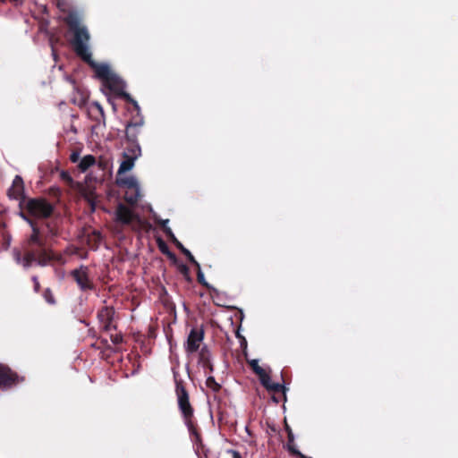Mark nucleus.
<instances>
[{"instance_id":"f257e3e1","label":"nucleus","mask_w":458,"mask_h":458,"mask_svg":"<svg viewBox=\"0 0 458 458\" xmlns=\"http://www.w3.org/2000/svg\"><path fill=\"white\" fill-rule=\"evenodd\" d=\"M64 21L73 34L71 44L75 54L94 70L96 78L102 81L104 87L114 95L132 105L136 111H140L138 102L125 91L126 84L123 80L114 73L107 64H98L93 60L89 48L90 35L87 27L81 24L80 17L76 13H71L65 17Z\"/></svg>"},{"instance_id":"f03ea898","label":"nucleus","mask_w":458,"mask_h":458,"mask_svg":"<svg viewBox=\"0 0 458 458\" xmlns=\"http://www.w3.org/2000/svg\"><path fill=\"white\" fill-rule=\"evenodd\" d=\"M32 233L25 239L21 248L13 250V256L15 262L23 268L28 269L33 265L46 267L50 264L65 263L64 257L51 248L46 246V241L41 237L39 228L32 221H30Z\"/></svg>"},{"instance_id":"7ed1b4c3","label":"nucleus","mask_w":458,"mask_h":458,"mask_svg":"<svg viewBox=\"0 0 458 458\" xmlns=\"http://www.w3.org/2000/svg\"><path fill=\"white\" fill-rule=\"evenodd\" d=\"M174 381L175 385V394L177 397L178 409L182 420H190L194 417V408L190 402V394L185 387L184 381L174 369H173Z\"/></svg>"},{"instance_id":"20e7f679","label":"nucleus","mask_w":458,"mask_h":458,"mask_svg":"<svg viewBox=\"0 0 458 458\" xmlns=\"http://www.w3.org/2000/svg\"><path fill=\"white\" fill-rule=\"evenodd\" d=\"M115 216L117 222L131 226L135 232H148L152 228V225L148 221L140 218L139 215L123 204L117 206Z\"/></svg>"},{"instance_id":"39448f33","label":"nucleus","mask_w":458,"mask_h":458,"mask_svg":"<svg viewBox=\"0 0 458 458\" xmlns=\"http://www.w3.org/2000/svg\"><path fill=\"white\" fill-rule=\"evenodd\" d=\"M26 209L31 216L43 218L49 217L54 211L52 204L45 199H30Z\"/></svg>"},{"instance_id":"423d86ee","label":"nucleus","mask_w":458,"mask_h":458,"mask_svg":"<svg viewBox=\"0 0 458 458\" xmlns=\"http://www.w3.org/2000/svg\"><path fill=\"white\" fill-rule=\"evenodd\" d=\"M70 276L76 282L81 291L95 290V284L89 277V269L87 266L81 265L78 268L72 270Z\"/></svg>"},{"instance_id":"0eeeda50","label":"nucleus","mask_w":458,"mask_h":458,"mask_svg":"<svg viewBox=\"0 0 458 458\" xmlns=\"http://www.w3.org/2000/svg\"><path fill=\"white\" fill-rule=\"evenodd\" d=\"M205 332L203 327H193L187 337L185 351L188 353H194L199 351L200 344L204 339Z\"/></svg>"},{"instance_id":"6e6552de","label":"nucleus","mask_w":458,"mask_h":458,"mask_svg":"<svg viewBox=\"0 0 458 458\" xmlns=\"http://www.w3.org/2000/svg\"><path fill=\"white\" fill-rule=\"evenodd\" d=\"M115 310L113 307L105 306L98 312V318L102 325L103 330L109 332L115 329L116 327L113 325Z\"/></svg>"},{"instance_id":"1a4fd4ad","label":"nucleus","mask_w":458,"mask_h":458,"mask_svg":"<svg viewBox=\"0 0 458 458\" xmlns=\"http://www.w3.org/2000/svg\"><path fill=\"white\" fill-rule=\"evenodd\" d=\"M128 152L131 153V155H128L126 152L124 153V159L121 163L118 170L119 174L126 173L133 167L137 153L140 152V145H131Z\"/></svg>"},{"instance_id":"9d476101","label":"nucleus","mask_w":458,"mask_h":458,"mask_svg":"<svg viewBox=\"0 0 458 458\" xmlns=\"http://www.w3.org/2000/svg\"><path fill=\"white\" fill-rule=\"evenodd\" d=\"M18 376L8 367L0 364V389H6L17 383Z\"/></svg>"},{"instance_id":"9b49d317","label":"nucleus","mask_w":458,"mask_h":458,"mask_svg":"<svg viewBox=\"0 0 458 458\" xmlns=\"http://www.w3.org/2000/svg\"><path fill=\"white\" fill-rule=\"evenodd\" d=\"M24 183L20 175H16L13 179L11 188L8 190V196L11 199H19L23 197Z\"/></svg>"},{"instance_id":"f8f14e48","label":"nucleus","mask_w":458,"mask_h":458,"mask_svg":"<svg viewBox=\"0 0 458 458\" xmlns=\"http://www.w3.org/2000/svg\"><path fill=\"white\" fill-rule=\"evenodd\" d=\"M199 362L202 365L205 369H208L209 373L213 372L214 367L211 362V352L207 345H203L199 352Z\"/></svg>"},{"instance_id":"ddd939ff","label":"nucleus","mask_w":458,"mask_h":458,"mask_svg":"<svg viewBox=\"0 0 458 458\" xmlns=\"http://www.w3.org/2000/svg\"><path fill=\"white\" fill-rule=\"evenodd\" d=\"M87 110L88 114L91 119H94L96 121H100L101 119H104V110L98 102H92L89 104Z\"/></svg>"},{"instance_id":"4468645a","label":"nucleus","mask_w":458,"mask_h":458,"mask_svg":"<svg viewBox=\"0 0 458 458\" xmlns=\"http://www.w3.org/2000/svg\"><path fill=\"white\" fill-rule=\"evenodd\" d=\"M78 121V116L75 114H71L64 123V131L66 135L69 133L76 134L78 131V126L76 124Z\"/></svg>"},{"instance_id":"2eb2a0df","label":"nucleus","mask_w":458,"mask_h":458,"mask_svg":"<svg viewBox=\"0 0 458 458\" xmlns=\"http://www.w3.org/2000/svg\"><path fill=\"white\" fill-rule=\"evenodd\" d=\"M81 197L88 202V204L90 206L91 210L94 211L96 208V199L97 195L94 191V190L84 188L81 191Z\"/></svg>"},{"instance_id":"dca6fc26","label":"nucleus","mask_w":458,"mask_h":458,"mask_svg":"<svg viewBox=\"0 0 458 458\" xmlns=\"http://www.w3.org/2000/svg\"><path fill=\"white\" fill-rule=\"evenodd\" d=\"M190 434L194 436L196 441H200V434L199 432L198 425L195 418H191L190 420H183Z\"/></svg>"},{"instance_id":"f3484780","label":"nucleus","mask_w":458,"mask_h":458,"mask_svg":"<svg viewBox=\"0 0 458 458\" xmlns=\"http://www.w3.org/2000/svg\"><path fill=\"white\" fill-rule=\"evenodd\" d=\"M123 199L128 204L136 205L140 199V190H127Z\"/></svg>"},{"instance_id":"a211bd4d","label":"nucleus","mask_w":458,"mask_h":458,"mask_svg":"<svg viewBox=\"0 0 458 458\" xmlns=\"http://www.w3.org/2000/svg\"><path fill=\"white\" fill-rule=\"evenodd\" d=\"M118 184L125 186L127 190H140L137 180L133 176L120 179Z\"/></svg>"},{"instance_id":"6ab92c4d","label":"nucleus","mask_w":458,"mask_h":458,"mask_svg":"<svg viewBox=\"0 0 458 458\" xmlns=\"http://www.w3.org/2000/svg\"><path fill=\"white\" fill-rule=\"evenodd\" d=\"M96 164V158L91 155L85 156L79 163V169L86 172L90 166Z\"/></svg>"},{"instance_id":"aec40b11","label":"nucleus","mask_w":458,"mask_h":458,"mask_svg":"<svg viewBox=\"0 0 458 458\" xmlns=\"http://www.w3.org/2000/svg\"><path fill=\"white\" fill-rule=\"evenodd\" d=\"M157 242L159 250L164 255L167 256L170 259H174V260L176 259V256L174 255V253L170 251V250L165 241H163L161 238H158Z\"/></svg>"},{"instance_id":"412c9836","label":"nucleus","mask_w":458,"mask_h":458,"mask_svg":"<svg viewBox=\"0 0 458 458\" xmlns=\"http://www.w3.org/2000/svg\"><path fill=\"white\" fill-rule=\"evenodd\" d=\"M98 167L103 171V176L105 175L106 172L109 171L111 167V161L110 158L106 157H99L98 160H96V164Z\"/></svg>"},{"instance_id":"4be33fe9","label":"nucleus","mask_w":458,"mask_h":458,"mask_svg":"<svg viewBox=\"0 0 458 458\" xmlns=\"http://www.w3.org/2000/svg\"><path fill=\"white\" fill-rule=\"evenodd\" d=\"M168 219L165 220H157V222L162 226L164 233L167 236V238L174 243V239H177L174 234L173 231L166 225L168 223Z\"/></svg>"},{"instance_id":"5701e85b","label":"nucleus","mask_w":458,"mask_h":458,"mask_svg":"<svg viewBox=\"0 0 458 458\" xmlns=\"http://www.w3.org/2000/svg\"><path fill=\"white\" fill-rule=\"evenodd\" d=\"M206 386L208 388L211 389L214 393H218L221 390V385L218 384L215 377L209 376L206 380Z\"/></svg>"},{"instance_id":"b1692460","label":"nucleus","mask_w":458,"mask_h":458,"mask_svg":"<svg viewBox=\"0 0 458 458\" xmlns=\"http://www.w3.org/2000/svg\"><path fill=\"white\" fill-rule=\"evenodd\" d=\"M138 130L136 125H129L126 128V138L128 140V143H136L137 139L135 135V131Z\"/></svg>"},{"instance_id":"393cba45","label":"nucleus","mask_w":458,"mask_h":458,"mask_svg":"<svg viewBox=\"0 0 458 458\" xmlns=\"http://www.w3.org/2000/svg\"><path fill=\"white\" fill-rule=\"evenodd\" d=\"M259 378V381L261 385L267 390L269 386L273 384L271 382L270 376L266 372V370H263L261 373H259L257 375Z\"/></svg>"},{"instance_id":"a878e982","label":"nucleus","mask_w":458,"mask_h":458,"mask_svg":"<svg viewBox=\"0 0 458 458\" xmlns=\"http://www.w3.org/2000/svg\"><path fill=\"white\" fill-rule=\"evenodd\" d=\"M259 378V381L261 385L267 390L269 386L273 384L271 382L270 376L266 372V370H263L261 373H259L257 375Z\"/></svg>"},{"instance_id":"bb28decb","label":"nucleus","mask_w":458,"mask_h":458,"mask_svg":"<svg viewBox=\"0 0 458 458\" xmlns=\"http://www.w3.org/2000/svg\"><path fill=\"white\" fill-rule=\"evenodd\" d=\"M259 378V381L261 385L267 390L269 386L273 384L271 382L270 376L266 372V370H263L261 373H259L257 375Z\"/></svg>"},{"instance_id":"cd10ccee","label":"nucleus","mask_w":458,"mask_h":458,"mask_svg":"<svg viewBox=\"0 0 458 458\" xmlns=\"http://www.w3.org/2000/svg\"><path fill=\"white\" fill-rule=\"evenodd\" d=\"M267 391L274 392V393H281L284 396V399L286 400V394H285L286 387L282 384L273 383L269 386Z\"/></svg>"},{"instance_id":"c85d7f7f","label":"nucleus","mask_w":458,"mask_h":458,"mask_svg":"<svg viewBox=\"0 0 458 458\" xmlns=\"http://www.w3.org/2000/svg\"><path fill=\"white\" fill-rule=\"evenodd\" d=\"M79 94H80V98H74L73 103L78 105L80 107H82L83 106L87 105L89 96L87 93H85L83 91L79 92Z\"/></svg>"},{"instance_id":"c756f323","label":"nucleus","mask_w":458,"mask_h":458,"mask_svg":"<svg viewBox=\"0 0 458 458\" xmlns=\"http://www.w3.org/2000/svg\"><path fill=\"white\" fill-rule=\"evenodd\" d=\"M43 297L45 299V301L51 304V305H54L55 304V296H54V293L53 292L51 291L50 288H47L44 293H43Z\"/></svg>"},{"instance_id":"7c9ffc66","label":"nucleus","mask_w":458,"mask_h":458,"mask_svg":"<svg viewBox=\"0 0 458 458\" xmlns=\"http://www.w3.org/2000/svg\"><path fill=\"white\" fill-rule=\"evenodd\" d=\"M197 280L198 282L203 285L204 287L206 288H209V284H208V282L205 280V277H204V274L202 273L201 271V268L199 267L197 268Z\"/></svg>"},{"instance_id":"2f4dec72","label":"nucleus","mask_w":458,"mask_h":458,"mask_svg":"<svg viewBox=\"0 0 458 458\" xmlns=\"http://www.w3.org/2000/svg\"><path fill=\"white\" fill-rule=\"evenodd\" d=\"M285 430L287 432V438H288V445H287V448L289 449V445L291 446H294L293 445V442H294V436H293V430L292 428H290L289 425H285Z\"/></svg>"},{"instance_id":"473e14b6","label":"nucleus","mask_w":458,"mask_h":458,"mask_svg":"<svg viewBox=\"0 0 458 458\" xmlns=\"http://www.w3.org/2000/svg\"><path fill=\"white\" fill-rule=\"evenodd\" d=\"M250 365L252 369V370L254 371V373L256 375H258L259 373H261L263 370H265L263 368H261L259 365V362L257 360H253L250 362Z\"/></svg>"},{"instance_id":"72a5a7b5","label":"nucleus","mask_w":458,"mask_h":458,"mask_svg":"<svg viewBox=\"0 0 458 458\" xmlns=\"http://www.w3.org/2000/svg\"><path fill=\"white\" fill-rule=\"evenodd\" d=\"M289 452L298 457V458H312V457H310V456H306L305 454H301L298 449H296L294 446H291L289 445Z\"/></svg>"},{"instance_id":"f704fd0d","label":"nucleus","mask_w":458,"mask_h":458,"mask_svg":"<svg viewBox=\"0 0 458 458\" xmlns=\"http://www.w3.org/2000/svg\"><path fill=\"white\" fill-rule=\"evenodd\" d=\"M179 271L181 274H182L188 280H190V269L185 264H181L179 266Z\"/></svg>"},{"instance_id":"c9c22d12","label":"nucleus","mask_w":458,"mask_h":458,"mask_svg":"<svg viewBox=\"0 0 458 458\" xmlns=\"http://www.w3.org/2000/svg\"><path fill=\"white\" fill-rule=\"evenodd\" d=\"M110 339L116 345L123 342V335L121 334L111 335Z\"/></svg>"},{"instance_id":"e433bc0d","label":"nucleus","mask_w":458,"mask_h":458,"mask_svg":"<svg viewBox=\"0 0 458 458\" xmlns=\"http://www.w3.org/2000/svg\"><path fill=\"white\" fill-rule=\"evenodd\" d=\"M47 227L48 229V233H49L50 236L55 237V236H57L59 234L58 229L55 228V226H52L50 225V223L47 224Z\"/></svg>"},{"instance_id":"4c0bfd02","label":"nucleus","mask_w":458,"mask_h":458,"mask_svg":"<svg viewBox=\"0 0 458 458\" xmlns=\"http://www.w3.org/2000/svg\"><path fill=\"white\" fill-rule=\"evenodd\" d=\"M60 176H61L62 180L65 181L66 182H68V183L72 182V178L67 171H62L60 174Z\"/></svg>"},{"instance_id":"58836bf2","label":"nucleus","mask_w":458,"mask_h":458,"mask_svg":"<svg viewBox=\"0 0 458 458\" xmlns=\"http://www.w3.org/2000/svg\"><path fill=\"white\" fill-rule=\"evenodd\" d=\"M31 279H32L33 284H34V291L36 293H38L39 290H40V284L38 282V276H32Z\"/></svg>"},{"instance_id":"ea45409f","label":"nucleus","mask_w":458,"mask_h":458,"mask_svg":"<svg viewBox=\"0 0 458 458\" xmlns=\"http://www.w3.org/2000/svg\"><path fill=\"white\" fill-rule=\"evenodd\" d=\"M186 258L193 266L196 267V268L200 267L199 263L195 259V258L192 254H191V256H186Z\"/></svg>"},{"instance_id":"a19ab883","label":"nucleus","mask_w":458,"mask_h":458,"mask_svg":"<svg viewBox=\"0 0 458 458\" xmlns=\"http://www.w3.org/2000/svg\"><path fill=\"white\" fill-rule=\"evenodd\" d=\"M186 258L193 266L196 267V268L200 267L199 263L195 259V258L192 254H191V256H186Z\"/></svg>"},{"instance_id":"79ce46f5","label":"nucleus","mask_w":458,"mask_h":458,"mask_svg":"<svg viewBox=\"0 0 458 458\" xmlns=\"http://www.w3.org/2000/svg\"><path fill=\"white\" fill-rule=\"evenodd\" d=\"M80 158V152L79 151H73L71 156H70V159L72 163H76L78 162Z\"/></svg>"},{"instance_id":"37998d69","label":"nucleus","mask_w":458,"mask_h":458,"mask_svg":"<svg viewBox=\"0 0 458 458\" xmlns=\"http://www.w3.org/2000/svg\"><path fill=\"white\" fill-rule=\"evenodd\" d=\"M227 453L232 455V458H242V454L237 450L229 449Z\"/></svg>"},{"instance_id":"c03bdc74","label":"nucleus","mask_w":458,"mask_h":458,"mask_svg":"<svg viewBox=\"0 0 458 458\" xmlns=\"http://www.w3.org/2000/svg\"><path fill=\"white\" fill-rule=\"evenodd\" d=\"M174 245L176 246V248H177V249H179L180 250H182V249H183V247H184V246L182 245V243L180 241H178V239H174Z\"/></svg>"},{"instance_id":"a18cd8bd","label":"nucleus","mask_w":458,"mask_h":458,"mask_svg":"<svg viewBox=\"0 0 458 458\" xmlns=\"http://www.w3.org/2000/svg\"><path fill=\"white\" fill-rule=\"evenodd\" d=\"M185 257L186 256H191V252L186 249L185 247H183L182 250H180Z\"/></svg>"},{"instance_id":"49530a36","label":"nucleus","mask_w":458,"mask_h":458,"mask_svg":"<svg viewBox=\"0 0 458 458\" xmlns=\"http://www.w3.org/2000/svg\"><path fill=\"white\" fill-rule=\"evenodd\" d=\"M273 401L276 403H279V399L277 397H276L275 395L272 397Z\"/></svg>"},{"instance_id":"de8ad7c7","label":"nucleus","mask_w":458,"mask_h":458,"mask_svg":"<svg viewBox=\"0 0 458 458\" xmlns=\"http://www.w3.org/2000/svg\"><path fill=\"white\" fill-rule=\"evenodd\" d=\"M101 343H102L103 344L106 345V344H107V340H106V339H102V340H101Z\"/></svg>"}]
</instances>
